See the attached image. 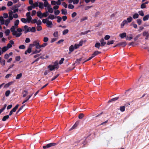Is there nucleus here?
I'll return each mask as SVG.
<instances>
[{"instance_id": "49", "label": "nucleus", "mask_w": 149, "mask_h": 149, "mask_svg": "<svg viewBox=\"0 0 149 149\" xmlns=\"http://www.w3.org/2000/svg\"><path fill=\"white\" fill-rule=\"evenodd\" d=\"M49 40V38H48L47 37H45L43 38V41L45 43H46V42H47Z\"/></svg>"}, {"instance_id": "62", "label": "nucleus", "mask_w": 149, "mask_h": 149, "mask_svg": "<svg viewBox=\"0 0 149 149\" xmlns=\"http://www.w3.org/2000/svg\"><path fill=\"white\" fill-rule=\"evenodd\" d=\"M77 15V13H76L75 12H74L72 13L71 16L72 18H74Z\"/></svg>"}, {"instance_id": "40", "label": "nucleus", "mask_w": 149, "mask_h": 149, "mask_svg": "<svg viewBox=\"0 0 149 149\" xmlns=\"http://www.w3.org/2000/svg\"><path fill=\"white\" fill-rule=\"evenodd\" d=\"M22 76V73H20L17 75L16 77V79H18L20 78Z\"/></svg>"}, {"instance_id": "14", "label": "nucleus", "mask_w": 149, "mask_h": 149, "mask_svg": "<svg viewBox=\"0 0 149 149\" xmlns=\"http://www.w3.org/2000/svg\"><path fill=\"white\" fill-rule=\"evenodd\" d=\"M13 83L12 81L9 82L7 84H6L4 85V88H8Z\"/></svg>"}, {"instance_id": "37", "label": "nucleus", "mask_w": 149, "mask_h": 149, "mask_svg": "<svg viewBox=\"0 0 149 149\" xmlns=\"http://www.w3.org/2000/svg\"><path fill=\"white\" fill-rule=\"evenodd\" d=\"M9 118V116L8 115H7V116H5L3 117V118L2 119V120L3 121H5L6 120L8 119Z\"/></svg>"}, {"instance_id": "1", "label": "nucleus", "mask_w": 149, "mask_h": 149, "mask_svg": "<svg viewBox=\"0 0 149 149\" xmlns=\"http://www.w3.org/2000/svg\"><path fill=\"white\" fill-rule=\"evenodd\" d=\"M16 29H14L13 31L12 29H10V31L12 32V34L13 36H15L16 37H19L22 34L21 32L22 31V30L21 28H18L17 29V31H16Z\"/></svg>"}, {"instance_id": "27", "label": "nucleus", "mask_w": 149, "mask_h": 149, "mask_svg": "<svg viewBox=\"0 0 149 149\" xmlns=\"http://www.w3.org/2000/svg\"><path fill=\"white\" fill-rule=\"evenodd\" d=\"M28 94V92L26 91H24L22 93V97H25Z\"/></svg>"}, {"instance_id": "5", "label": "nucleus", "mask_w": 149, "mask_h": 149, "mask_svg": "<svg viewBox=\"0 0 149 149\" xmlns=\"http://www.w3.org/2000/svg\"><path fill=\"white\" fill-rule=\"evenodd\" d=\"M58 68L57 62H55L54 63V65H50L48 66V68L50 71H52L55 69H58Z\"/></svg>"}, {"instance_id": "41", "label": "nucleus", "mask_w": 149, "mask_h": 149, "mask_svg": "<svg viewBox=\"0 0 149 149\" xmlns=\"http://www.w3.org/2000/svg\"><path fill=\"white\" fill-rule=\"evenodd\" d=\"M68 7L69 9H73L74 8V6L72 4H70L68 5Z\"/></svg>"}, {"instance_id": "19", "label": "nucleus", "mask_w": 149, "mask_h": 149, "mask_svg": "<svg viewBox=\"0 0 149 149\" xmlns=\"http://www.w3.org/2000/svg\"><path fill=\"white\" fill-rule=\"evenodd\" d=\"M42 13L40 11H38L37 13V16L40 19L42 18Z\"/></svg>"}, {"instance_id": "10", "label": "nucleus", "mask_w": 149, "mask_h": 149, "mask_svg": "<svg viewBox=\"0 0 149 149\" xmlns=\"http://www.w3.org/2000/svg\"><path fill=\"white\" fill-rule=\"evenodd\" d=\"M128 23L126 20H123L120 24L121 27L122 28H123L125 25L128 24Z\"/></svg>"}, {"instance_id": "36", "label": "nucleus", "mask_w": 149, "mask_h": 149, "mask_svg": "<svg viewBox=\"0 0 149 149\" xmlns=\"http://www.w3.org/2000/svg\"><path fill=\"white\" fill-rule=\"evenodd\" d=\"M69 32V30L68 29H66L63 31L62 32L63 34V35H65L68 33Z\"/></svg>"}, {"instance_id": "24", "label": "nucleus", "mask_w": 149, "mask_h": 149, "mask_svg": "<svg viewBox=\"0 0 149 149\" xmlns=\"http://www.w3.org/2000/svg\"><path fill=\"white\" fill-rule=\"evenodd\" d=\"M36 31V29L35 27H29V32H35Z\"/></svg>"}, {"instance_id": "25", "label": "nucleus", "mask_w": 149, "mask_h": 149, "mask_svg": "<svg viewBox=\"0 0 149 149\" xmlns=\"http://www.w3.org/2000/svg\"><path fill=\"white\" fill-rule=\"evenodd\" d=\"M38 2H35L34 3H33V4L32 5V6L33 7V8H34L36 7H38Z\"/></svg>"}, {"instance_id": "23", "label": "nucleus", "mask_w": 149, "mask_h": 149, "mask_svg": "<svg viewBox=\"0 0 149 149\" xmlns=\"http://www.w3.org/2000/svg\"><path fill=\"white\" fill-rule=\"evenodd\" d=\"M48 15V12L46 11L44 13L42 14V18L43 17H47Z\"/></svg>"}, {"instance_id": "45", "label": "nucleus", "mask_w": 149, "mask_h": 149, "mask_svg": "<svg viewBox=\"0 0 149 149\" xmlns=\"http://www.w3.org/2000/svg\"><path fill=\"white\" fill-rule=\"evenodd\" d=\"M0 21L1 24H4L3 17L2 16L0 17Z\"/></svg>"}, {"instance_id": "33", "label": "nucleus", "mask_w": 149, "mask_h": 149, "mask_svg": "<svg viewBox=\"0 0 149 149\" xmlns=\"http://www.w3.org/2000/svg\"><path fill=\"white\" fill-rule=\"evenodd\" d=\"M74 49V47L73 45L70 46L69 48V51L71 52H72Z\"/></svg>"}, {"instance_id": "54", "label": "nucleus", "mask_w": 149, "mask_h": 149, "mask_svg": "<svg viewBox=\"0 0 149 149\" xmlns=\"http://www.w3.org/2000/svg\"><path fill=\"white\" fill-rule=\"evenodd\" d=\"M37 30L38 31H40L42 30V27L40 25H38L37 27Z\"/></svg>"}, {"instance_id": "2", "label": "nucleus", "mask_w": 149, "mask_h": 149, "mask_svg": "<svg viewBox=\"0 0 149 149\" xmlns=\"http://www.w3.org/2000/svg\"><path fill=\"white\" fill-rule=\"evenodd\" d=\"M14 44L13 41L10 40V42L8 43L7 46H5L2 48L1 49L2 52H4L7 51L9 48H11L12 47V45Z\"/></svg>"}, {"instance_id": "52", "label": "nucleus", "mask_w": 149, "mask_h": 149, "mask_svg": "<svg viewBox=\"0 0 149 149\" xmlns=\"http://www.w3.org/2000/svg\"><path fill=\"white\" fill-rule=\"evenodd\" d=\"M36 23L37 25H40L42 24V22L40 20H37Z\"/></svg>"}, {"instance_id": "29", "label": "nucleus", "mask_w": 149, "mask_h": 149, "mask_svg": "<svg viewBox=\"0 0 149 149\" xmlns=\"http://www.w3.org/2000/svg\"><path fill=\"white\" fill-rule=\"evenodd\" d=\"M47 45V43H44L41 45H40L39 47V49L42 47H45Z\"/></svg>"}, {"instance_id": "48", "label": "nucleus", "mask_w": 149, "mask_h": 149, "mask_svg": "<svg viewBox=\"0 0 149 149\" xmlns=\"http://www.w3.org/2000/svg\"><path fill=\"white\" fill-rule=\"evenodd\" d=\"M61 12V13L62 14L66 15L67 14V11L65 10L62 9Z\"/></svg>"}, {"instance_id": "50", "label": "nucleus", "mask_w": 149, "mask_h": 149, "mask_svg": "<svg viewBox=\"0 0 149 149\" xmlns=\"http://www.w3.org/2000/svg\"><path fill=\"white\" fill-rule=\"evenodd\" d=\"M118 99V97H116L114 98H113V99H111V100H109V101L108 102H112V101H114Z\"/></svg>"}, {"instance_id": "3", "label": "nucleus", "mask_w": 149, "mask_h": 149, "mask_svg": "<svg viewBox=\"0 0 149 149\" xmlns=\"http://www.w3.org/2000/svg\"><path fill=\"white\" fill-rule=\"evenodd\" d=\"M42 22L44 24H46L47 26L51 28L52 27L53 24L52 21L49 20L48 19H44L42 20Z\"/></svg>"}, {"instance_id": "38", "label": "nucleus", "mask_w": 149, "mask_h": 149, "mask_svg": "<svg viewBox=\"0 0 149 149\" xmlns=\"http://www.w3.org/2000/svg\"><path fill=\"white\" fill-rule=\"evenodd\" d=\"M78 123H75L73 126L71 127V128L70 130H72L75 128L78 125Z\"/></svg>"}, {"instance_id": "47", "label": "nucleus", "mask_w": 149, "mask_h": 149, "mask_svg": "<svg viewBox=\"0 0 149 149\" xmlns=\"http://www.w3.org/2000/svg\"><path fill=\"white\" fill-rule=\"evenodd\" d=\"M21 21L23 23H25L27 22V19L24 18H22L21 19Z\"/></svg>"}, {"instance_id": "32", "label": "nucleus", "mask_w": 149, "mask_h": 149, "mask_svg": "<svg viewBox=\"0 0 149 149\" xmlns=\"http://www.w3.org/2000/svg\"><path fill=\"white\" fill-rule=\"evenodd\" d=\"M0 63L1 65L4 66L5 64V61L3 59H2L0 61Z\"/></svg>"}, {"instance_id": "46", "label": "nucleus", "mask_w": 149, "mask_h": 149, "mask_svg": "<svg viewBox=\"0 0 149 149\" xmlns=\"http://www.w3.org/2000/svg\"><path fill=\"white\" fill-rule=\"evenodd\" d=\"M10 32V31L9 29H7L6 30L5 32V33L6 36H8Z\"/></svg>"}, {"instance_id": "11", "label": "nucleus", "mask_w": 149, "mask_h": 149, "mask_svg": "<svg viewBox=\"0 0 149 149\" xmlns=\"http://www.w3.org/2000/svg\"><path fill=\"white\" fill-rule=\"evenodd\" d=\"M127 45V43L126 42H122L118 43L117 45L114 46L116 47L117 46H122L123 47Z\"/></svg>"}, {"instance_id": "57", "label": "nucleus", "mask_w": 149, "mask_h": 149, "mask_svg": "<svg viewBox=\"0 0 149 149\" xmlns=\"http://www.w3.org/2000/svg\"><path fill=\"white\" fill-rule=\"evenodd\" d=\"M9 55L8 54H6L4 56V58L6 59H8L10 57Z\"/></svg>"}, {"instance_id": "28", "label": "nucleus", "mask_w": 149, "mask_h": 149, "mask_svg": "<svg viewBox=\"0 0 149 149\" xmlns=\"http://www.w3.org/2000/svg\"><path fill=\"white\" fill-rule=\"evenodd\" d=\"M101 52L98 51H95L94 53L92 54L93 56V57H95V56L97 55L98 54H100Z\"/></svg>"}, {"instance_id": "56", "label": "nucleus", "mask_w": 149, "mask_h": 149, "mask_svg": "<svg viewBox=\"0 0 149 149\" xmlns=\"http://www.w3.org/2000/svg\"><path fill=\"white\" fill-rule=\"evenodd\" d=\"M84 115L83 113H81L79 116L78 118L79 119H82L84 117Z\"/></svg>"}, {"instance_id": "30", "label": "nucleus", "mask_w": 149, "mask_h": 149, "mask_svg": "<svg viewBox=\"0 0 149 149\" xmlns=\"http://www.w3.org/2000/svg\"><path fill=\"white\" fill-rule=\"evenodd\" d=\"M149 18V15L148 14L145 16L143 18V20L144 21H146Z\"/></svg>"}, {"instance_id": "18", "label": "nucleus", "mask_w": 149, "mask_h": 149, "mask_svg": "<svg viewBox=\"0 0 149 149\" xmlns=\"http://www.w3.org/2000/svg\"><path fill=\"white\" fill-rule=\"evenodd\" d=\"M55 18V16L53 15L50 14V15L48 18L47 19H50L51 20H53Z\"/></svg>"}, {"instance_id": "7", "label": "nucleus", "mask_w": 149, "mask_h": 149, "mask_svg": "<svg viewBox=\"0 0 149 149\" xmlns=\"http://www.w3.org/2000/svg\"><path fill=\"white\" fill-rule=\"evenodd\" d=\"M31 13L29 12L26 13V19L27 20V22L28 23H30L32 19V17L30 15Z\"/></svg>"}, {"instance_id": "9", "label": "nucleus", "mask_w": 149, "mask_h": 149, "mask_svg": "<svg viewBox=\"0 0 149 149\" xmlns=\"http://www.w3.org/2000/svg\"><path fill=\"white\" fill-rule=\"evenodd\" d=\"M32 47L29 45L27 49L25 52V54H27V53H30L32 51Z\"/></svg>"}, {"instance_id": "42", "label": "nucleus", "mask_w": 149, "mask_h": 149, "mask_svg": "<svg viewBox=\"0 0 149 149\" xmlns=\"http://www.w3.org/2000/svg\"><path fill=\"white\" fill-rule=\"evenodd\" d=\"M7 106V105L6 104H5L3 106V108L1 109H0V114L3 111L6 109V107Z\"/></svg>"}, {"instance_id": "35", "label": "nucleus", "mask_w": 149, "mask_h": 149, "mask_svg": "<svg viewBox=\"0 0 149 149\" xmlns=\"http://www.w3.org/2000/svg\"><path fill=\"white\" fill-rule=\"evenodd\" d=\"M139 16V14L138 13H136L133 15V18L134 19H137L138 18Z\"/></svg>"}, {"instance_id": "55", "label": "nucleus", "mask_w": 149, "mask_h": 149, "mask_svg": "<svg viewBox=\"0 0 149 149\" xmlns=\"http://www.w3.org/2000/svg\"><path fill=\"white\" fill-rule=\"evenodd\" d=\"M57 22L58 23L60 22L62 20V18L59 16H57Z\"/></svg>"}, {"instance_id": "26", "label": "nucleus", "mask_w": 149, "mask_h": 149, "mask_svg": "<svg viewBox=\"0 0 149 149\" xmlns=\"http://www.w3.org/2000/svg\"><path fill=\"white\" fill-rule=\"evenodd\" d=\"M81 59H82L81 58L77 59L75 62V63H74L73 65H74L75 64H76V65H78L80 63V62L81 61Z\"/></svg>"}, {"instance_id": "22", "label": "nucleus", "mask_w": 149, "mask_h": 149, "mask_svg": "<svg viewBox=\"0 0 149 149\" xmlns=\"http://www.w3.org/2000/svg\"><path fill=\"white\" fill-rule=\"evenodd\" d=\"M43 4L44 6L46 7L47 8L50 6L47 1L44 2Z\"/></svg>"}, {"instance_id": "43", "label": "nucleus", "mask_w": 149, "mask_h": 149, "mask_svg": "<svg viewBox=\"0 0 149 149\" xmlns=\"http://www.w3.org/2000/svg\"><path fill=\"white\" fill-rule=\"evenodd\" d=\"M142 20L140 19H138L136 20L137 23L139 25H140L142 23Z\"/></svg>"}, {"instance_id": "13", "label": "nucleus", "mask_w": 149, "mask_h": 149, "mask_svg": "<svg viewBox=\"0 0 149 149\" xmlns=\"http://www.w3.org/2000/svg\"><path fill=\"white\" fill-rule=\"evenodd\" d=\"M24 30L23 31H24L25 33L29 32V27H28L27 26L25 25L24 26Z\"/></svg>"}, {"instance_id": "51", "label": "nucleus", "mask_w": 149, "mask_h": 149, "mask_svg": "<svg viewBox=\"0 0 149 149\" xmlns=\"http://www.w3.org/2000/svg\"><path fill=\"white\" fill-rule=\"evenodd\" d=\"M125 108L124 106L120 107V109L122 112H123L125 111Z\"/></svg>"}, {"instance_id": "6", "label": "nucleus", "mask_w": 149, "mask_h": 149, "mask_svg": "<svg viewBox=\"0 0 149 149\" xmlns=\"http://www.w3.org/2000/svg\"><path fill=\"white\" fill-rule=\"evenodd\" d=\"M19 23V20L18 19L16 20L14 22V25L12 26L10 29H12L13 31L14 29H17L18 25Z\"/></svg>"}, {"instance_id": "44", "label": "nucleus", "mask_w": 149, "mask_h": 149, "mask_svg": "<svg viewBox=\"0 0 149 149\" xmlns=\"http://www.w3.org/2000/svg\"><path fill=\"white\" fill-rule=\"evenodd\" d=\"M10 91L8 90V91H6V92L5 93V95L6 97L8 96L10 94Z\"/></svg>"}, {"instance_id": "61", "label": "nucleus", "mask_w": 149, "mask_h": 149, "mask_svg": "<svg viewBox=\"0 0 149 149\" xmlns=\"http://www.w3.org/2000/svg\"><path fill=\"white\" fill-rule=\"evenodd\" d=\"M62 5L65 8H67L68 6L67 4L65 2H63L62 3Z\"/></svg>"}, {"instance_id": "16", "label": "nucleus", "mask_w": 149, "mask_h": 149, "mask_svg": "<svg viewBox=\"0 0 149 149\" xmlns=\"http://www.w3.org/2000/svg\"><path fill=\"white\" fill-rule=\"evenodd\" d=\"M133 38L132 35L130 34L129 35V36H127L126 39L127 40H131Z\"/></svg>"}, {"instance_id": "17", "label": "nucleus", "mask_w": 149, "mask_h": 149, "mask_svg": "<svg viewBox=\"0 0 149 149\" xmlns=\"http://www.w3.org/2000/svg\"><path fill=\"white\" fill-rule=\"evenodd\" d=\"M38 6L39 8L41 9H43L44 8L43 4L42 2H38Z\"/></svg>"}, {"instance_id": "12", "label": "nucleus", "mask_w": 149, "mask_h": 149, "mask_svg": "<svg viewBox=\"0 0 149 149\" xmlns=\"http://www.w3.org/2000/svg\"><path fill=\"white\" fill-rule=\"evenodd\" d=\"M121 39H123L125 37H126L127 34L125 32H124L122 33H120L119 35Z\"/></svg>"}, {"instance_id": "34", "label": "nucleus", "mask_w": 149, "mask_h": 149, "mask_svg": "<svg viewBox=\"0 0 149 149\" xmlns=\"http://www.w3.org/2000/svg\"><path fill=\"white\" fill-rule=\"evenodd\" d=\"M19 106V105L18 104H17L16 105V106L14 107L12 110V111L13 112H15L16 111V110L18 108Z\"/></svg>"}, {"instance_id": "63", "label": "nucleus", "mask_w": 149, "mask_h": 149, "mask_svg": "<svg viewBox=\"0 0 149 149\" xmlns=\"http://www.w3.org/2000/svg\"><path fill=\"white\" fill-rule=\"evenodd\" d=\"M64 60V58H61L59 62V64H62L63 63Z\"/></svg>"}, {"instance_id": "21", "label": "nucleus", "mask_w": 149, "mask_h": 149, "mask_svg": "<svg viewBox=\"0 0 149 149\" xmlns=\"http://www.w3.org/2000/svg\"><path fill=\"white\" fill-rule=\"evenodd\" d=\"M132 20V18L131 16H129L127 18L126 21L128 23H130L131 22Z\"/></svg>"}, {"instance_id": "64", "label": "nucleus", "mask_w": 149, "mask_h": 149, "mask_svg": "<svg viewBox=\"0 0 149 149\" xmlns=\"http://www.w3.org/2000/svg\"><path fill=\"white\" fill-rule=\"evenodd\" d=\"M60 13V11L58 10H56L54 11V14L57 15H58Z\"/></svg>"}, {"instance_id": "15", "label": "nucleus", "mask_w": 149, "mask_h": 149, "mask_svg": "<svg viewBox=\"0 0 149 149\" xmlns=\"http://www.w3.org/2000/svg\"><path fill=\"white\" fill-rule=\"evenodd\" d=\"M47 9L48 10V12H49L50 13H52L53 12V9L52 8H51V6L49 7H48Z\"/></svg>"}, {"instance_id": "59", "label": "nucleus", "mask_w": 149, "mask_h": 149, "mask_svg": "<svg viewBox=\"0 0 149 149\" xmlns=\"http://www.w3.org/2000/svg\"><path fill=\"white\" fill-rule=\"evenodd\" d=\"M138 13L139 15H140L141 16H143L144 15L143 12L142 11H140L138 12Z\"/></svg>"}, {"instance_id": "8", "label": "nucleus", "mask_w": 149, "mask_h": 149, "mask_svg": "<svg viewBox=\"0 0 149 149\" xmlns=\"http://www.w3.org/2000/svg\"><path fill=\"white\" fill-rule=\"evenodd\" d=\"M56 145V144L55 143H50L47 144L46 146H43V148L44 149H45L47 148H49L53 146H54Z\"/></svg>"}, {"instance_id": "39", "label": "nucleus", "mask_w": 149, "mask_h": 149, "mask_svg": "<svg viewBox=\"0 0 149 149\" xmlns=\"http://www.w3.org/2000/svg\"><path fill=\"white\" fill-rule=\"evenodd\" d=\"M100 46V44L99 42L96 43L95 45V47L98 48V49L99 48Z\"/></svg>"}, {"instance_id": "53", "label": "nucleus", "mask_w": 149, "mask_h": 149, "mask_svg": "<svg viewBox=\"0 0 149 149\" xmlns=\"http://www.w3.org/2000/svg\"><path fill=\"white\" fill-rule=\"evenodd\" d=\"M31 41L30 39L28 38H26L25 42L26 43H29Z\"/></svg>"}, {"instance_id": "31", "label": "nucleus", "mask_w": 149, "mask_h": 149, "mask_svg": "<svg viewBox=\"0 0 149 149\" xmlns=\"http://www.w3.org/2000/svg\"><path fill=\"white\" fill-rule=\"evenodd\" d=\"M10 20L7 19L4 22V24H5L6 26H8V24L10 23Z\"/></svg>"}, {"instance_id": "4", "label": "nucleus", "mask_w": 149, "mask_h": 149, "mask_svg": "<svg viewBox=\"0 0 149 149\" xmlns=\"http://www.w3.org/2000/svg\"><path fill=\"white\" fill-rule=\"evenodd\" d=\"M40 41L38 40H34L33 43L30 44L32 47L35 46L36 49H39V47L40 45Z\"/></svg>"}, {"instance_id": "20", "label": "nucleus", "mask_w": 149, "mask_h": 149, "mask_svg": "<svg viewBox=\"0 0 149 149\" xmlns=\"http://www.w3.org/2000/svg\"><path fill=\"white\" fill-rule=\"evenodd\" d=\"M100 41L101 43V46H104L106 44V42L104 41L103 38Z\"/></svg>"}, {"instance_id": "60", "label": "nucleus", "mask_w": 149, "mask_h": 149, "mask_svg": "<svg viewBox=\"0 0 149 149\" xmlns=\"http://www.w3.org/2000/svg\"><path fill=\"white\" fill-rule=\"evenodd\" d=\"M21 59L20 57V56H17L15 57V60L16 61H19Z\"/></svg>"}, {"instance_id": "58", "label": "nucleus", "mask_w": 149, "mask_h": 149, "mask_svg": "<svg viewBox=\"0 0 149 149\" xmlns=\"http://www.w3.org/2000/svg\"><path fill=\"white\" fill-rule=\"evenodd\" d=\"M87 19V17H84L81 19L80 21L81 22H82L86 20Z\"/></svg>"}]
</instances>
